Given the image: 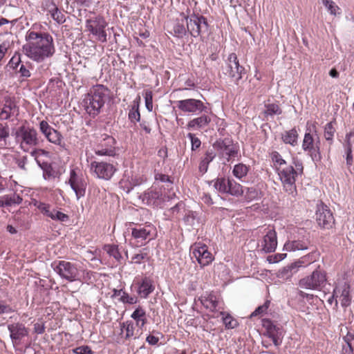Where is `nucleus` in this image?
<instances>
[{"instance_id": "c85d7f7f", "label": "nucleus", "mask_w": 354, "mask_h": 354, "mask_svg": "<svg viewBox=\"0 0 354 354\" xmlns=\"http://www.w3.org/2000/svg\"><path fill=\"white\" fill-rule=\"evenodd\" d=\"M210 122L211 118L208 115L203 114L189 121L187 124V129L192 131L198 130L207 126Z\"/></svg>"}, {"instance_id": "f03ea898", "label": "nucleus", "mask_w": 354, "mask_h": 354, "mask_svg": "<svg viewBox=\"0 0 354 354\" xmlns=\"http://www.w3.org/2000/svg\"><path fill=\"white\" fill-rule=\"evenodd\" d=\"M271 158L283 189L289 194L295 195L297 192L296 179L299 174L303 173L302 163L299 160L294 161L295 168L292 165L288 164L277 151L271 153Z\"/></svg>"}, {"instance_id": "4d7b16f0", "label": "nucleus", "mask_w": 354, "mask_h": 354, "mask_svg": "<svg viewBox=\"0 0 354 354\" xmlns=\"http://www.w3.org/2000/svg\"><path fill=\"white\" fill-rule=\"evenodd\" d=\"M48 217H50L53 220L59 221H62V222H64V221H66L68 220V215H66V214H64L62 212H59V211H57L55 209L51 210V212L49 214Z\"/></svg>"}, {"instance_id": "de8ad7c7", "label": "nucleus", "mask_w": 354, "mask_h": 354, "mask_svg": "<svg viewBox=\"0 0 354 354\" xmlns=\"http://www.w3.org/2000/svg\"><path fill=\"white\" fill-rule=\"evenodd\" d=\"M148 258L147 248H143L138 253L135 254L131 259V263L140 264Z\"/></svg>"}, {"instance_id": "f3484780", "label": "nucleus", "mask_w": 354, "mask_h": 354, "mask_svg": "<svg viewBox=\"0 0 354 354\" xmlns=\"http://www.w3.org/2000/svg\"><path fill=\"white\" fill-rule=\"evenodd\" d=\"M310 245V236L304 230H299L297 236L292 240L288 241L283 246V250L287 252H295L297 250H306Z\"/></svg>"}, {"instance_id": "c756f323", "label": "nucleus", "mask_w": 354, "mask_h": 354, "mask_svg": "<svg viewBox=\"0 0 354 354\" xmlns=\"http://www.w3.org/2000/svg\"><path fill=\"white\" fill-rule=\"evenodd\" d=\"M97 274L96 272L85 269L82 266H80L76 281L87 284L93 283L96 281Z\"/></svg>"}, {"instance_id": "0eeeda50", "label": "nucleus", "mask_w": 354, "mask_h": 354, "mask_svg": "<svg viewBox=\"0 0 354 354\" xmlns=\"http://www.w3.org/2000/svg\"><path fill=\"white\" fill-rule=\"evenodd\" d=\"M15 139L20 148L26 152L37 146L39 140L37 131L29 126L23 125L15 133Z\"/></svg>"}, {"instance_id": "9b49d317", "label": "nucleus", "mask_w": 354, "mask_h": 354, "mask_svg": "<svg viewBox=\"0 0 354 354\" xmlns=\"http://www.w3.org/2000/svg\"><path fill=\"white\" fill-rule=\"evenodd\" d=\"M223 70L224 74L228 75L236 84H238L245 73V68L240 65L238 57L234 53H232L227 56Z\"/></svg>"}, {"instance_id": "774afa93", "label": "nucleus", "mask_w": 354, "mask_h": 354, "mask_svg": "<svg viewBox=\"0 0 354 354\" xmlns=\"http://www.w3.org/2000/svg\"><path fill=\"white\" fill-rule=\"evenodd\" d=\"M75 354H92V351L88 346H80L74 349Z\"/></svg>"}, {"instance_id": "c9c22d12", "label": "nucleus", "mask_w": 354, "mask_h": 354, "mask_svg": "<svg viewBox=\"0 0 354 354\" xmlns=\"http://www.w3.org/2000/svg\"><path fill=\"white\" fill-rule=\"evenodd\" d=\"M297 265V263H292L279 270L277 274L278 278L283 281L290 279L299 270Z\"/></svg>"}, {"instance_id": "49530a36", "label": "nucleus", "mask_w": 354, "mask_h": 354, "mask_svg": "<svg viewBox=\"0 0 354 354\" xmlns=\"http://www.w3.org/2000/svg\"><path fill=\"white\" fill-rule=\"evenodd\" d=\"M32 204L37 207L44 215L48 216L50 213V205L49 204L45 203L44 202L32 200Z\"/></svg>"}, {"instance_id": "338daca9", "label": "nucleus", "mask_w": 354, "mask_h": 354, "mask_svg": "<svg viewBox=\"0 0 354 354\" xmlns=\"http://www.w3.org/2000/svg\"><path fill=\"white\" fill-rule=\"evenodd\" d=\"M11 306L6 304L5 301L0 300V315L3 314H8L13 312Z\"/></svg>"}, {"instance_id": "20e7f679", "label": "nucleus", "mask_w": 354, "mask_h": 354, "mask_svg": "<svg viewBox=\"0 0 354 354\" xmlns=\"http://www.w3.org/2000/svg\"><path fill=\"white\" fill-rule=\"evenodd\" d=\"M175 196V193H171L170 191L167 194H163L162 187L155 183L140 196V198L147 206L153 208H162L166 201Z\"/></svg>"}, {"instance_id": "9d476101", "label": "nucleus", "mask_w": 354, "mask_h": 354, "mask_svg": "<svg viewBox=\"0 0 354 354\" xmlns=\"http://www.w3.org/2000/svg\"><path fill=\"white\" fill-rule=\"evenodd\" d=\"M187 24V31L194 37L202 36L208 33L209 25L206 18L202 15L192 14L189 17L182 15Z\"/></svg>"}, {"instance_id": "4c0bfd02", "label": "nucleus", "mask_w": 354, "mask_h": 354, "mask_svg": "<svg viewBox=\"0 0 354 354\" xmlns=\"http://www.w3.org/2000/svg\"><path fill=\"white\" fill-rule=\"evenodd\" d=\"M135 326L132 321H127L121 324V330L125 333V338L133 337L136 339L139 337L138 330L135 333Z\"/></svg>"}, {"instance_id": "09e8293b", "label": "nucleus", "mask_w": 354, "mask_h": 354, "mask_svg": "<svg viewBox=\"0 0 354 354\" xmlns=\"http://www.w3.org/2000/svg\"><path fill=\"white\" fill-rule=\"evenodd\" d=\"M173 31L174 36L183 38L186 35L187 28L185 27L183 22L176 21L174 25Z\"/></svg>"}, {"instance_id": "3c124183", "label": "nucleus", "mask_w": 354, "mask_h": 354, "mask_svg": "<svg viewBox=\"0 0 354 354\" xmlns=\"http://www.w3.org/2000/svg\"><path fill=\"white\" fill-rule=\"evenodd\" d=\"M335 132V129L333 126V122H330L327 123L324 127V138L328 141L330 144L333 142L334 133Z\"/></svg>"}, {"instance_id": "cd10ccee", "label": "nucleus", "mask_w": 354, "mask_h": 354, "mask_svg": "<svg viewBox=\"0 0 354 354\" xmlns=\"http://www.w3.org/2000/svg\"><path fill=\"white\" fill-rule=\"evenodd\" d=\"M18 111V107L14 102L6 100L3 106L0 105V119L7 120L11 116L17 115Z\"/></svg>"}, {"instance_id": "39448f33", "label": "nucleus", "mask_w": 354, "mask_h": 354, "mask_svg": "<svg viewBox=\"0 0 354 354\" xmlns=\"http://www.w3.org/2000/svg\"><path fill=\"white\" fill-rule=\"evenodd\" d=\"M108 23L105 19L100 15H92L86 19V30L91 34L95 39L101 42L107 41V33L106 28Z\"/></svg>"}, {"instance_id": "7ed1b4c3", "label": "nucleus", "mask_w": 354, "mask_h": 354, "mask_svg": "<svg viewBox=\"0 0 354 354\" xmlns=\"http://www.w3.org/2000/svg\"><path fill=\"white\" fill-rule=\"evenodd\" d=\"M109 97V90L102 84L92 86L82 100V106L91 117L95 118L102 111Z\"/></svg>"}, {"instance_id": "37998d69", "label": "nucleus", "mask_w": 354, "mask_h": 354, "mask_svg": "<svg viewBox=\"0 0 354 354\" xmlns=\"http://www.w3.org/2000/svg\"><path fill=\"white\" fill-rule=\"evenodd\" d=\"M282 113L281 109L277 103L265 104V110L263 113L266 116L272 117L275 115H280Z\"/></svg>"}, {"instance_id": "423d86ee", "label": "nucleus", "mask_w": 354, "mask_h": 354, "mask_svg": "<svg viewBox=\"0 0 354 354\" xmlns=\"http://www.w3.org/2000/svg\"><path fill=\"white\" fill-rule=\"evenodd\" d=\"M326 272L318 266L313 272L299 281V288L320 291L326 284Z\"/></svg>"}, {"instance_id": "e2e57ef3", "label": "nucleus", "mask_w": 354, "mask_h": 354, "mask_svg": "<svg viewBox=\"0 0 354 354\" xmlns=\"http://www.w3.org/2000/svg\"><path fill=\"white\" fill-rule=\"evenodd\" d=\"M187 138H189L191 140V144H192L191 148H192V151H195L198 148L200 147V146L201 145V142L198 138L195 136L194 134H193L192 133H189L187 134Z\"/></svg>"}, {"instance_id": "473e14b6", "label": "nucleus", "mask_w": 354, "mask_h": 354, "mask_svg": "<svg viewBox=\"0 0 354 354\" xmlns=\"http://www.w3.org/2000/svg\"><path fill=\"white\" fill-rule=\"evenodd\" d=\"M22 198L15 193L0 196V207H10L14 205H19L22 202Z\"/></svg>"}, {"instance_id": "72a5a7b5", "label": "nucleus", "mask_w": 354, "mask_h": 354, "mask_svg": "<svg viewBox=\"0 0 354 354\" xmlns=\"http://www.w3.org/2000/svg\"><path fill=\"white\" fill-rule=\"evenodd\" d=\"M131 317L136 322V326L140 328H142L147 322L146 312L141 306H138L134 310Z\"/></svg>"}, {"instance_id": "6e6552de", "label": "nucleus", "mask_w": 354, "mask_h": 354, "mask_svg": "<svg viewBox=\"0 0 354 354\" xmlns=\"http://www.w3.org/2000/svg\"><path fill=\"white\" fill-rule=\"evenodd\" d=\"M80 264L67 261H54L51 266L53 270L62 279L68 282L77 280Z\"/></svg>"}, {"instance_id": "6e6d98bb", "label": "nucleus", "mask_w": 354, "mask_h": 354, "mask_svg": "<svg viewBox=\"0 0 354 354\" xmlns=\"http://www.w3.org/2000/svg\"><path fill=\"white\" fill-rule=\"evenodd\" d=\"M10 134L9 128L8 126H4L0 124V147L6 145V140Z\"/></svg>"}, {"instance_id": "b1692460", "label": "nucleus", "mask_w": 354, "mask_h": 354, "mask_svg": "<svg viewBox=\"0 0 354 354\" xmlns=\"http://www.w3.org/2000/svg\"><path fill=\"white\" fill-rule=\"evenodd\" d=\"M91 167L96 176L104 180H109L116 171L112 164L105 162L93 161L91 162Z\"/></svg>"}, {"instance_id": "393cba45", "label": "nucleus", "mask_w": 354, "mask_h": 354, "mask_svg": "<svg viewBox=\"0 0 354 354\" xmlns=\"http://www.w3.org/2000/svg\"><path fill=\"white\" fill-rule=\"evenodd\" d=\"M203 306L211 311H218L224 309V303L220 296L213 293L209 294L201 299Z\"/></svg>"}, {"instance_id": "a878e982", "label": "nucleus", "mask_w": 354, "mask_h": 354, "mask_svg": "<svg viewBox=\"0 0 354 354\" xmlns=\"http://www.w3.org/2000/svg\"><path fill=\"white\" fill-rule=\"evenodd\" d=\"M137 293L141 297L146 299L155 290L153 281L149 277H143L137 283Z\"/></svg>"}, {"instance_id": "a211bd4d", "label": "nucleus", "mask_w": 354, "mask_h": 354, "mask_svg": "<svg viewBox=\"0 0 354 354\" xmlns=\"http://www.w3.org/2000/svg\"><path fill=\"white\" fill-rule=\"evenodd\" d=\"M259 230L266 234L261 243V250L266 253L274 252L277 246V237L274 227L263 226Z\"/></svg>"}, {"instance_id": "aec40b11", "label": "nucleus", "mask_w": 354, "mask_h": 354, "mask_svg": "<svg viewBox=\"0 0 354 354\" xmlns=\"http://www.w3.org/2000/svg\"><path fill=\"white\" fill-rule=\"evenodd\" d=\"M10 337L14 347H17L24 342L28 335V330L24 324L17 322L8 325Z\"/></svg>"}, {"instance_id": "bf43d9fd", "label": "nucleus", "mask_w": 354, "mask_h": 354, "mask_svg": "<svg viewBox=\"0 0 354 354\" xmlns=\"http://www.w3.org/2000/svg\"><path fill=\"white\" fill-rule=\"evenodd\" d=\"M313 254H308L299 259L298 261L294 262V263H297V268L299 270V268L306 267L308 265L311 264L315 260L313 259Z\"/></svg>"}, {"instance_id": "603ef678", "label": "nucleus", "mask_w": 354, "mask_h": 354, "mask_svg": "<svg viewBox=\"0 0 354 354\" xmlns=\"http://www.w3.org/2000/svg\"><path fill=\"white\" fill-rule=\"evenodd\" d=\"M57 171L50 165H46L43 167V177L45 180H50L57 177Z\"/></svg>"}, {"instance_id": "2eb2a0df", "label": "nucleus", "mask_w": 354, "mask_h": 354, "mask_svg": "<svg viewBox=\"0 0 354 354\" xmlns=\"http://www.w3.org/2000/svg\"><path fill=\"white\" fill-rule=\"evenodd\" d=\"M176 106L185 113L198 115L203 112L207 113V108L204 103L194 98L178 100L176 102Z\"/></svg>"}, {"instance_id": "680f3d73", "label": "nucleus", "mask_w": 354, "mask_h": 354, "mask_svg": "<svg viewBox=\"0 0 354 354\" xmlns=\"http://www.w3.org/2000/svg\"><path fill=\"white\" fill-rule=\"evenodd\" d=\"M270 303V301H266L263 305L259 306L255 309V310L251 314V317H256L265 314L269 308Z\"/></svg>"}, {"instance_id": "a19ab883", "label": "nucleus", "mask_w": 354, "mask_h": 354, "mask_svg": "<svg viewBox=\"0 0 354 354\" xmlns=\"http://www.w3.org/2000/svg\"><path fill=\"white\" fill-rule=\"evenodd\" d=\"M104 250L109 255V257H113L115 262H120L122 259V254L118 245H106L104 247Z\"/></svg>"}, {"instance_id": "1a4fd4ad", "label": "nucleus", "mask_w": 354, "mask_h": 354, "mask_svg": "<svg viewBox=\"0 0 354 354\" xmlns=\"http://www.w3.org/2000/svg\"><path fill=\"white\" fill-rule=\"evenodd\" d=\"M312 131H314L315 134L317 133L316 127L314 124L312 126V129L307 127L302 142V149L308 153L314 162H317L321 160L319 139L317 137L315 142Z\"/></svg>"}, {"instance_id": "2f4dec72", "label": "nucleus", "mask_w": 354, "mask_h": 354, "mask_svg": "<svg viewBox=\"0 0 354 354\" xmlns=\"http://www.w3.org/2000/svg\"><path fill=\"white\" fill-rule=\"evenodd\" d=\"M216 152L213 149H208L201 158L198 169L201 173L205 174L207 171L209 164L215 158Z\"/></svg>"}, {"instance_id": "f257e3e1", "label": "nucleus", "mask_w": 354, "mask_h": 354, "mask_svg": "<svg viewBox=\"0 0 354 354\" xmlns=\"http://www.w3.org/2000/svg\"><path fill=\"white\" fill-rule=\"evenodd\" d=\"M26 40L27 43L23 46V52L27 57L37 63L50 59L55 53L54 39L48 32L29 30Z\"/></svg>"}, {"instance_id": "4468645a", "label": "nucleus", "mask_w": 354, "mask_h": 354, "mask_svg": "<svg viewBox=\"0 0 354 354\" xmlns=\"http://www.w3.org/2000/svg\"><path fill=\"white\" fill-rule=\"evenodd\" d=\"M67 183L75 193L77 200L84 196L87 183L80 170L77 169H71L70 170V176Z\"/></svg>"}, {"instance_id": "ea45409f", "label": "nucleus", "mask_w": 354, "mask_h": 354, "mask_svg": "<svg viewBox=\"0 0 354 354\" xmlns=\"http://www.w3.org/2000/svg\"><path fill=\"white\" fill-rule=\"evenodd\" d=\"M184 221L186 225L192 227L193 228L198 225L201 223V218L196 212L189 211L184 218Z\"/></svg>"}, {"instance_id": "0e129e2a", "label": "nucleus", "mask_w": 354, "mask_h": 354, "mask_svg": "<svg viewBox=\"0 0 354 354\" xmlns=\"http://www.w3.org/2000/svg\"><path fill=\"white\" fill-rule=\"evenodd\" d=\"M154 178H155L156 181H160L162 183L169 184L170 185H171L173 184V180L171 179V178L168 175H166V174L156 173V174H155Z\"/></svg>"}, {"instance_id": "5701e85b", "label": "nucleus", "mask_w": 354, "mask_h": 354, "mask_svg": "<svg viewBox=\"0 0 354 354\" xmlns=\"http://www.w3.org/2000/svg\"><path fill=\"white\" fill-rule=\"evenodd\" d=\"M263 326L266 328L267 335L272 339L274 345L280 346L283 337V329L270 319H263Z\"/></svg>"}, {"instance_id": "5fc2aeb1", "label": "nucleus", "mask_w": 354, "mask_h": 354, "mask_svg": "<svg viewBox=\"0 0 354 354\" xmlns=\"http://www.w3.org/2000/svg\"><path fill=\"white\" fill-rule=\"evenodd\" d=\"M322 3L331 15H337L339 14V8L332 0H322Z\"/></svg>"}, {"instance_id": "ddd939ff", "label": "nucleus", "mask_w": 354, "mask_h": 354, "mask_svg": "<svg viewBox=\"0 0 354 354\" xmlns=\"http://www.w3.org/2000/svg\"><path fill=\"white\" fill-rule=\"evenodd\" d=\"M214 187L219 193L229 194L234 196H239L243 193L242 186L229 178H218L214 183Z\"/></svg>"}, {"instance_id": "f704fd0d", "label": "nucleus", "mask_w": 354, "mask_h": 354, "mask_svg": "<svg viewBox=\"0 0 354 354\" xmlns=\"http://www.w3.org/2000/svg\"><path fill=\"white\" fill-rule=\"evenodd\" d=\"M298 133L295 128H292L290 130L285 131L281 133V140L286 144L295 147L298 142Z\"/></svg>"}, {"instance_id": "a18cd8bd", "label": "nucleus", "mask_w": 354, "mask_h": 354, "mask_svg": "<svg viewBox=\"0 0 354 354\" xmlns=\"http://www.w3.org/2000/svg\"><path fill=\"white\" fill-rule=\"evenodd\" d=\"M45 137L49 142L57 145H62V136L57 130L53 129Z\"/></svg>"}, {"instance_id": "6ab92c4d", "label": "nucleus", "mask_w": 354, "mask_h": 354, "mask_svg": "<svg viewBox=\"0 0 354 354\" xmlns=\"http://www.w3.org/2000/svg\"><path fill=\"white\" fill-rule=\"evenodd\" d=\"M316 221L319 226L324 229H330L335 224V218L330 209L320 203L317 205Z\"/></svg>"}, {"instance_id": "69168bd1", "label": "nucleus", "mask_w": 354, "mask_h": 354, "mask_svg": "<svg viewBox=\"0 0 354 354\" xmlns=\"http://www.w3.org/2000/svg\"><path fill=\"white\" fill-rule=\"evenodd\" d=\"M53 128L51 127L48 123L42 120L39 123V130L46 136Z\"/></svg>"}, {"instance_id": "4be33fe9", "label": "nucleus", "mask_w": 354, "mask_h": 354, "mask_svg": "<svg viewBox=\"0 0 354 354\" xmlns=\"http://www.w3.org/2000/svg\"><path fill=\"white\" fill-rule=\"evenodd\" d=\"M334 293L336 299H338L343 308H346L351 305L352 300L351 286L347 281L341 280L335 283Z\"/></svg>"}, {"instance_id": "8fccbe9b", "label": "nucleus", "mask_w": 354, "mask_h": 354, "mask_svg": "<svg viewBox=\"0 0 354 354\" xmlns=\"http://www.w3.org/2000/svg\"><path fill=\"white\" fill-rule=\"evenodd\" d=\"M118 300L124 304L133 305L138 303V297L135 295H130L126 291L123 290L121 297Z\"/></svg>"}, {"instance_id": "412c9836", "label": "nucleus", "mask_w": 354, "mask_h": 354, "mask_svg": "<svg viewBox=\"0 0 354 354\" xmlns=\"http://www.w3.org/2000/svg\"><path fill=\"white\" fill-rule=\"evenodd\" d=\"M193 257L196 259L201 267L209 265L214 259L212 253L208 250L207 246L202 243H196L191 247Z\"/></svg>"}, {"instance_id": "e433bc0d", "label": "nucleus", "mask_w": 354, "mask_h": 354, "mask_svg": "<svg viewBox=\"0 0 354 354\" xmlns=\"http://www.w3.org/2000/svg\"><path fill=\"white\" fill-rule=\"evenodd\" d=\"M48 12L51 17L59 24H62L66 21V17L64 13L57 7L54 3H50L48 8Z\"/></svg>"}, {"instance_id": "79ce46f5", "label": "nucleus", "mask_w": 354, "mask_h": 354, "mask_svg": "<svg viewBox=\"0 0 354 354\" xmlns=\"http://www.w3.org/2000/svg\"><path fill=\"white\" fill-rule=\"evenodd\" d=\"M249 167L243 163H239L234 166L232 174L238 179L242 180L248 173Z\"/></svg>"}, {"instance_id": "c03bdc74", "label": "nucleus", "mask_w": 354, "mask_h": 354, "mask_svg": "<svg viewBox=\"0 0 354 354\" xmlns=\"http://www.w3.org/2000/svg\"><path fill=\"white\" fill-rule=\"evenodd\" d=\"M220 315L222 316L223 324L227 329H232L238 326V322L229 313L221 311Z\"/></svg>"}, {"instance_id": "864d4df0", "label": "nucleus", "mask_w": 354, "mask_h": 354, "mask_svg": "<svg viewBox=\"0 0 354 354\" xmlns=\"http://www.w3.org/2000/svg\"><path fill=\"white\" fill-rule=\"evenodd\" d=\"M344 149L346 154V165L350 167L353 164V143H344Z\"/></svg>"}, {"instance_id": "13d9d810", "label": "nucleus", "mask_w": 354, "mask_h": 354, "mask_svg": "<svg viewBox=\"0 0 354 354\" xmlns=\"http://www.w3.org/2000/svg\"><path fill=\"white\" fill-rule=\"evenodd\" d=\"M160 337H162V334L160 332L153 330L152 333L147 336L146 342L151 346H156Z\"/></svg>"}, {"instance_id": "052dcab7", "label": "nucleus", "mask_w": 354, "mask_h": 354, "mask_svg": "<svg viewBox=\"0 0 354 354\" xmlns=\"http://www.w3.org/2000/svg\"><path fill=\"white\" fill-rule=\"evenodd\" d=\"M144 97L145 102L146 109L149 111H152L153 110V93L150 90H146L144 93Z\"/></svg>"}, {"instance_id": "f8f14e48", "label": "nucleus", "mask_w": 354, "mask_h": 354, "mask_svg": "<svg viewBox=\"0 0 354 354\" xmlns=\"http://www.w3.org/2000/svg\"><path fill=\"white\" fill-rule=\"evenodd\" d=\"M156 235V229L152 224L140 225L131 230V236L136 246L142 245Z\"/></svg>"}, {"instance_id": "bb28decb", "label": "nucleus", "mask_w": 354, "mask_h": 354, "mask_svg": "<svg viewBox=\"0 0 354 354\" xmlns=\"http://www.w3.org/2000/svg\"><path fill=\"white\" fill-rule=\"evenodd\" d=\"M115 139L112 136H106L95 153L98 156H113L115 155Z\"/></svg>"}, {"instance_id": "7c9ffc66", "label": "nucleus", "mask_w": 354, "mask_h": 354, "mask_svg": "<svg viewBox=\"0 0 354 354\" xmlns=\"http://www.w3.org/2000/svg\"><path fill=\"white\" fill-rule=\"evenodd\" d=\"M347 329L346 334L343 336L345 344L342 345L341 354H354V331Z\"/></svg>"}, {"instance_id": "dca6fc26", "label": "nucleus", "mask_w": 354, "mask_h": 354, "mask_svg": "<svg viewBox=\"0 0 354 354\" xmlns=\"http://www.w3.org/2000/svg\"><path fill=\"white\" fill-rule=\"evenodd\" d=\"M213 149L217 151L221 159L229 161L237 154V149L230 139H218L213 144Z\"/></svg>"}, {"instance_id": "58836bf2", "label": "nucleus", "mask_w": 354, "mask_h": 354, "mask_svg": "<svg viewBox=\"0 0 354 354\" xmlns=\"http://www.w3.org/2000/svg\"><path fill=\"white\" fill-rule=\"evenodd\" d=\"M140 97L138 96V98L133 102V105L129 109L128 113V118L131 122L135 124L140 120V114L139 111V100Z\"/></svg>"}]
</instances>
